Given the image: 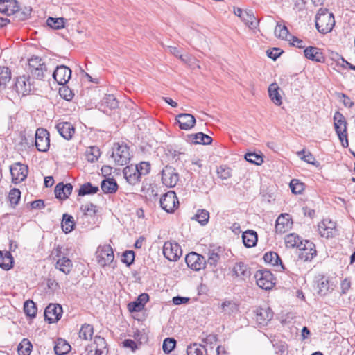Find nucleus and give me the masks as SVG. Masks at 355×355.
I'll use <instances>...</instances> for the list:
<instances>
[{
    "instance_id": "obj_1",
    "label": "nucleus",
    "mask_w": 355,
    "mask_h": 355,
    "mask_svg": "<svg viewBox=\"0 0 355 355\" xmlns=\"http://www.w3.org/2000/svg\"><path fill=\"white\" fill-rule=\"evenodd\" d=\"M335 25L334 15L327 9L320 8L315 17V26L318 31L326 34L331 31Z\"/></svg>"
},
{
    "instance_id": "obj_2",
    "label": "nucleus",
    "mask_w": 355,
    "mask_h": 355,
    "mask_svg": "<svg viewBox=\"0 0 355 355\" xmlns=\"http://www.w3.org/2000/svg\"><path fill=\"white\" fill-rule=\"evenodd\" d=\"M28 71L33 78L37 80H42L49 73L45 62L39 57L29 59Z\"/></svg>"
},
{
    "instance_id": "obj_3",
    "label": "nucleus",
    "mask_w": 355,
    "mask_h": 355,
    "mask_svg": "<svg viewBox=\"0 0 355 355\" xmlns=\"http://www.w3.org/2000/svg\"><path fill=\"white\" fill-rule=\"evenodd\" d=\"M112 158L117 165L123 166L130 160L129 147L125 144L116 143L112 147Z\"/></svg>"
},
{
    "instance_id": "obj_4",
    "label": "nucleus",
    "mask_w": 355,
    "mask_h": 355,
    "mask_svg": "<svg viewBox=\"0 0 355 355\" xmlns=\"http://www.w3.org/2000/svg\"><path fill=\"white\" fill-rule=\"evenodd\" d=\"M334 127L336 134L343 147H347L349 145L347 135V122L343 115L339 112H336L334 116Z\"/></svg>"
},
{
    "instance_id": "obj_5",
    "label": "nucleus",
    "mask_w": 355,
    "mask_h": 355,
    "mask_svg": "<svg viewBox=\"0 0 355 355\" xmlns=\"http://www.w3.org/2000/svg\"><path fill=\"white\" fill-rule=\"evenodd\" d=\"M255 279L258 286L264 290L271 289L275 284L273 275L266 270H258Z\"/></svg>"
},
{
    "instance_id": "obj_6",
    "label": "nucleus",
    "mask_w": 355,
    "mask_h": 355,
    "mask_svg": "<svg viewBox=\"0 0 355 355\" xmlns=\"http://www.w3.org/2000/svg\"><path fill=\"white\" fill-rule=\"evenodd\" d=\"M161 207L167 213H173L178 207L179 201L173 191H169L164 194L159 200Z\"/></svg>"
},
{
    "instance_id": "obj_7",
    "label": "nucleus",
    "mask_w": 355,
    "mask_h": 355,
    "mask_svg": "<svg viewBox=\"0 0 355 355\" xmlns=\"http://www.w3.org/2000/svg\"><path fill=\"white\" fill-rule=\"evenodd\" d=\"M96 254L98 264L103 267L110 265L114 259L112 248L110 245L98 247Z\"/></svg>"
},
{
    "instance_id": "obj_8",
    "label": "nucleus",
    "mask_w": 355,
    "mask_h": 355,
    "mask_svg": "<svg viewBox=\"0 0 355 355\" xmlns=\"http://www.w3.org/2000/svg\"><path fill=\"white\" fill-rule=\"evenodd\" d=\"M28 166L20 162H16L10 166L12 182L18 184L24 181L28 175Z\"/></svg>"
},
{
    "instance_id": "obj_9",
    "label": "nucleus",
    "mask_w": 355,
    "mask_h": 355,
    "mask_svg": "<svg viewBox=\"0 0 355 355\" xmlns=\"http://www.w3.org/2000/svg\"><path fill=\"white\" fill-rule=\"evenodd\" d=\"M163 254L169 261H175L182 255V249L178 243L166 241L163 246Z\"/></svg>"
},
{
    "instance_id": "obj_10",
    "label": "nucleus",
    "mask_w": 355,
    "mask_h": 355,
    "mask_svg": "<svg viewBox=\"0 0 355 355\" xmlns=\"http://www.w3.org/2000/svg\"><path fill=\"white\" fill-rule=\"evenodd\" d=\"M35 146L39 151L46 152L50 146L49 133L46 130L39 128L35 133Z\"/></svg>"
},
{
    "instance_id": "obj_11",
    "label": "nucleus",
    "mask_w": 355,
    "mask_h": 355,
    "mask_svg": "<svg viewBox=\"0 0 355 355\" xmlns=\"http://www.w3.org/2000/svg\"><path fill=\"white\" fill-rule=\"evenodd\" d=\"M185 261L189 268L196 271L205 268L206 266L205 257L194 252H190L186 256Z\"/></svg>"
},
{
    "instance_id": "obj_12",
    "label": "nucleus",
    "mask_w": 355,
    "mask_h": 355,
    "mask_svg": "<svg viewBox=\"0 0 355 355\" xmlns=\"http://www.w3.org/2000/svg\"><path fill=\"white\" fill-rule=\"evenodd\" d=\"M179 180L178 173L171 166H166L162 171V181L168 187H174Z\"/></svg>"
},
{
    "instance_id": "obj_13",
    "label": "nucleus",
    "mask_w": 355,
    "mask_h": 355,
    "mask_svg": "<svg viewBox=\"0 0 355 355\" xmlns=\"http://www.w3.org/2000/svg\"><path fill=\"white\" fill-rule=\"evenodd\" d=\"M298 249L300 250L298 257L304 261H311L316 255L315 245L309 240H304L303 245Z\"/></svg>"
},
{
    "instance_id": "obj_14",
    "label": "nucleus",
    "mask_w": 355,
    "mask_h": 355,
    "mask_svg": "<svg viewBox=\"0 0 355 355\" xmlns=\"http://www.w3.org/2000/svg\"><path fill=\"white\" fill-rule=\"evenodd\" d=\"M255 313L257 324L261 327L267 326L268 322L273 318V312L268 307L258 308L257 309Z\"/></svg>"
},
{
    "instance_id": "obj_15",
    "label": "nucleus",
    "mask_w": 355,
    "mask_h": 355,
    "mask_svg": "<svg viewBox=\"0 0 355 355\" xmlns=\"http://www.w3.org/2000/svg\"><path fill=\"white\" fill-rule=\"evenodd\" d=\"M62 308L59 304H49L44 311L45 320L49 323L57 322L61 317Z\"/></svg>"
},
{
    "instance_id": "obj_16",
    "label": "nucleus",
    "mask_w": 355,
    "mask_h": 355,
    "mask_svg": "<svg viewBox=\"0 0 355 355\" xmlns=\"http://www.w3.org/2000/svg\"><path fill=\"white\" fill-rule=\"evenodd\" d=\"M71 75V69L64 65L57 67L56 69L53 73V78L59 85H64L69 81Z\"/></svg>"
},
{
    "instance_id": "obj_17",
    "label": "nucleus",
    "mask_w": 355,
    "mask_h": 355,
    "mask_svg": "<svg viewBox=\"0 0 355 355\" xmlns=\"http://www.w3.org/2000/svg\"><path fill=\"white\" fill-rule=\"evenodd\" d=\"M175 120L182 130H189L194 127L196 119L191 114L182 113L176 116Z\"/></svg>"
},
{
    "instance_id": "obj_18",
    "label": "nucleus",
    "mask_w": 355,
    "mask_h": 355,
    "mask_svg": "<svg viewBox=\"0 0 355 355\" xmlns=\"http://www.w3.org/2000/svg\"><path fill=\"white\" fill-rule=\"evenodd\" d=\"M318 231L322 237H332L336 232V223L329 219H324L318 224Z\"/></svg>"
},
{
    "instance_id": "obj_19",
    "label": "nucleus",
    "mask_w": 355,
    "mask_h": 355,
    "mask_svg": "<svg viewBox=\"0 0 355 355\" xmlns=\"http://www.w3.org/2000/svg\"><path fill=\"white\" fill-rule=\"evenodd\" d=\"M123 173L127 182L132 185H135L138 183L141 178L138 168L135 167L133 165L125 167Z\"/></svg>"
},
{
    "instance_id": "obj_20",
    "label": "nucleus",
    "mask_w": 355,
    "mask_h": 355,
    "mask_svg": "<svg viewBox=\"0 0 355 355\" xmlns=\"http://www.w3.org/2000/svg\"><path fill=\"white\" fill-rule=\"evenodd\" d=\"M232 275L239 279L245 280L250 276V270L244 263L237 262L232 269Z\"/></svg>"
},
{
    "instance_id": "obj_21",
    "label": "nucleus",
    "mask_w": 355,
    "mask_h": 355,
    "mask_svg": "<svg viewBox=\"0 0 355 355\" xmlns=\"http://www.w3.org/2000/svg\"><path fill=\"white\" fill-rule=\"evenodd\" d=\"M15 88L19 94L23 96L28 94L31 91V84L29 78L25 76L18 77L15 84Z\"/></svg>"
},
{
    "instance_id": "obj_22",
    "label": "nucleus",
    "mask_w": 355,
    "mask_h": 355,
    "mask_svg": "<svg viewBox=\"0 0 355 355\" xmlns=\"http://www.w3.org/2000/svg\"><path fill=\"white\" fill-rule=\"evenodd\" d=\"M55 128L58 133L67 140L71 139L75 133V128L69 122H60L56 125Z\"/></svg>"
},
{
    "instance_id": "obj_23",
    "label": "nucleus",
    "mask_w": 355,
    "mask_h": 355,
    "mask_svg": "<svg viewBox=\"0 0 355 355\" xmlns=\"http://www.w3.org/2000/svg\"><path fill=\"white\" fill-rule=\"evenodd\" d=\"M18 11V3L16 0H0V12L12 15Z\"/></svg>"
},
{
    "instance_id": "obj_24",
    "label": "nucleus",
    "mask_w": 355,
    "mask_h": 355,
    "mask_svg": "<svg viewBox=\"0 0 355 355\" xmlns=\"http://www.w3.org/2000/svg\"><path fill=\"white\" fill-rule=\"evenodd\" d=\"M148 300L149 296L147 293L139 295L135 302H132L128 304V310L130 312H138L141 311Z\"/></svg>"
},
{
    "instance_id": "obj_25",
    "label": "nucleus",
    "mask_w": 355,
    "mask_h": 355,
    "mask_svg": "<svg viewBox=\"0 0 355 355\" xmlns=\"http://www.w3.org/2000/svg\"><path fill=\"white\" fill-rule=\"evenodd\" d=\"M73 186L71 184H64L62 182L58 183L55 188L54 192L55 197L60 200L67 199L71 193Z\"/></svg>"
},
{
    "instance_id": "obj_26",
    "label": "nucleus",
    "mask_w": 355,
    "mask_h": 355,
    "mask_svg": "<svg viewBox=\"0 0 355 355\" xmlns=\"http://www.w3.org/2000/svg\"><path fill=\"white\" fill-rule=\"evenodd\" d=\"M304 56L312 61L318 62H322L324 61V56L320 50L317 47L309 46L304 51Z\"/></svg>"
},
{
    "instance_id": "obj_27",
    "label": "nucleus",
    "mask_w": 355,
    "mask_h": 355,
    "mask_svg": "<svg viewBox=\"0 0 355 355\" xmlns=\"http://www.w3.org/2000/svg\"><path fill=\"white\" fill-rule=\"evenodd\" d=\"M292 223L288 218V215L279 216L276 220L275 230L279 233H284L291 227Z\"/></svg>"
},
{
    "instance_id": "obj_28",
    "label": "nucleus",
    "mask_w": 355,
    "mask_h": 355,
    "mask_svg": "<svg viewBox=\"0 0 355 355\" xmlns=\"http://www.w3.org/2000/svg\"><path fill=\"white\" fill-rule=\"evenodd\" d=\"M188 140L196 144L208 145L212 142L211 137L202 132H198L188 135Z\"/></svg>"
},
{
    "instance_id": "obj_29",
    "label": "nucleus",
    "mask_w": 355,
    "mask_h": 355,
    "mask_svg": "<svg viewBox=\"0 0 355 355\" xmlns=\"http://www.w3.org/2000/svg\"><path fill=\"white\" fill-rule=\"evenodd\" d=\"M93 347L95 350L94 355H107V343L104 338L96 336L94 340Z\"/></svg>"
},
{
    "instance_id": "obj_30",
    "label": "nucleus",
    "mask_w": 355,
    "mask_h": 355,
    "mask_svg": "<svg viewBox=\"0 0 355 355\" xmlns=\"http://www.w3.org/2000/svg\"><path fill=\"white\" fill-rule=\"evenodd\" d=\"M243 242L246 248H252L256 245L258 236L257 234L254 230H247L243 233L242 235Z\"/></svg>"
},
{
    "instance_id": "obj_31",
    "label": "nucleus",
    "mask_w": 355,
    "mask_h": 355,
    "mask_svg": "<svg viewBox=\"0 0 355 355\" xmlns=\"http://www.w3.org/2000/svg\"><path fill=\"white\" fill-rule=\"evenodd\" d=\"M285 245L286 248H299L303 245L304 241H302L301 238L295 233H291L286 235L284 238Z\"/></svg>"
},
{
    "instance_id": "obj_32",
    "label": "nucleus",
    "mask_w": 355,
    "mask_h": 355,
    "mask_svg": "<svg viewBox=\"0 0 355 355\" xmlns=\"http://www.w3.org/2000/svg\"><path fill=\"white\" fill-rule=\"evenodd\" d=\"M279 87L275 83L268 87V94L271 101L276 105H280L282 103V96L279 92Z\"/></svg>"
},
{
    "instance_id": "obj_33",
    "label": "nucleus",
    "mask_w": 355,
    "mask_h": 355,
    "mask_svg": "<svg viewBox=\"0 0 355 355\" xmlns=\"http://www.w3.org/2000/svg\"><path fill=\"white\" fill-rule=\"evenodd\" d=\"M263 259L266 263H268L273 266L280 267L282 270L284 269L279 256L275 252H266L263 256Z\"/></svg>"
},
{
    "instance_id": "obj_34",
    "label": "nucleus",
    "mask_w": 355,
    "mask_h": 355,
    "mask_svg": "<svg viewBox=\"0 0 355 355\" xmlns=\"http://www.w3.org/2000/svg\"><path fill=\"white\" fill-rule=\"evenodd\" d=\"M72 267V261L66 257H62L56 261L55 268L66 275L71 272Z\"/></svg>"
},
{
    "instance_id": "obj_35",
    "label": "nucleus",
    "mask_w": 355,
    "mask_h": 355,
    "mask_svg": "<svg viewBox=\"0 0 355 355\" xmlns=\"http://www.w3.org/2000/svg\"><path fill=\"white\" fill-rule=\"evenodd\" d=\"M119 102L116 97L112 94L105 95L101 101V106L104 107L103 112H107L109 110H114L118 107Z\"/></svg>"
},
{
    "instance_id": "obj_36",
    "label": "nucleus",
    "mask_w": 355,
    "mask_h": 355,
    "mask_svg": "<svg viewBox=\"0 0 355 355\" xmlns=\"http://www.w3.org/2000/svg\"><path fill=\"white\" fill-rule=\"evenodd\" d=\"M13 258L9 252L3 253L0 251V267L4 270H9L12 267Z\"/></svg>"
},
{
    "instance_id": "obj_37",
    "label": "nucleus",
    "mask_w": 355,
    "mask_h": 355,
    "mask_svg": "<svg viewBox=\"0 0 355 355\" xmlns=\"http://www.w3.org/2000/svg\"><path fill=\"white\" fill-rule=\"evenodd\" d=\"M71 349V346L66 340L58 339L54 346V351L57 355H64L68 353Z\"/></svg>"
},
{
    "instance_id": "obj_38",
    "label": "nucleus",
    "mask_w": 355,
    "mask_h": 355,
    "mask_svg": "<svg viewBox=\"0 0 355 355\" xmlns=\"http://www.w3.org/2000/svg\"><path fill=\"white\" fill-rule=\"evenodd\" d=\"M101 186L103 191L106 193H114L118 188L116 181L112 178L103 180Z\"/></svg>"
},
{
    "instance_id": "obj_39",
    "label": "nucleus",
    "mask_w": 355,
    "mask_h": 355,
    "mask_svg": "<svg viewBox=\"0 0 355 355\" xmlns=\"http://www.w3.org/2000/svg\"><path fill=\"white\" fill-rule=\"evenodd\" d=\"M332 284H330V282L329 279L322 277L318 284V294L320 295H327L330 291H333L334 288L332 286Z\"/></svg>"
},
{
    "instance_id": "obj_40",
    "label": "nucleus",
    "mask_w": 355,
    "mask_h": 355,
    "mask_svg": "<svg viewBox=\"0 0 355 355\" xmlns=\"http://www.w3.org/2000/svg\"><path fill=\"white\" fill-rule=\"evenodd\" d=\"M243 21L250 28L257 26L258 21L252 10H247L242 18Z\"/></svg>"
},
{
    "instance_id": "obj_41",
    "label": "nucleus",
    "mask_w": 355,
    "mask_h": 355,
    "mask_svg": "<svg viewBox=\"0 0 355 355\" xmlns=\"http://www.w3.org/2000/svg\"><path fill=\"white\" fill-rule=\"evenodd\" d=\"M206 349L202 345L193 343L187 346V355H205Z\"/></svg>"
},
{
    "instance_id": "obj_42",
    "label": "nucleus",
    "mask_w": 355,
    "mask_h": 355,
    "mask_svg": "<svg viewBox=\"0 0 355 355\" xmlns=\"http://www.w3.org/2000/svg\"><path fill=\"white\" fill-rule=\"evenodd\" d=\"M220 251V248L212 250L209 249L208 252V259L206 261V264H209L210 266L216 267L220 259V255L218 254Z\"/></svg>"
},
{
    "instance_id": "obj_43",
    "label": "nucleus",
    "mask_w": 355,
    "mask_h": 355,
    "mask_svg": "<svg viewBox=\"0 0 355 355\" xmlns=\"http://www.w3.org/2000/svg\"><path fill=\"white\" fill-rule=\"evenodd\" d=\"M94 334V329L91 324H85L82 325L79 331V337L85 340H90Z\"/></svg>"
},
{
    "instance_id": "obj_44",
    "label": "nucleus",
    "mask_w": 355,
    "mask_h": 355,
    "mask_svg": "<svg viewBox=\"0 0 355 355\" xmlns=\"http://www.w3.org/2000/svg\"><path fill=\"white\" fill-rule=\"evenodd\" d=\"M73 218L67 214L63 215L62 221V228L65 233H69L73 230L74 227Z\"/></svg>"
},
{
    "instance_id": "obj_45",
    "label": "nucleus",
    "mask_w": 355,
    "mask_h": 355,
    "mask_svg": "<svg viewBox=\"0 0 355 355\" xmlns=\"http://www.w3.org/2000/svg\"><path fill=\"white\" fill-rule=\"evenodd\" d=\"M275 35L276 37L288 41L291 35L289 34L288 28L284 25L277 24L275 28Z\"/></svg>"
},
{
    "instance_id": "obj_46",
    "label": "nucleus",
    "mask_w": 355,
    "mask_h": 355,
    "mask_svg": "<svg viewBox=\"0 0 355 355\" xmlns=\"http://www.w3.org/2000/svg\"><path fill=\"white\" fill-rule=\"evenodd\" d=\"M11 79L10 71L8 67H0V89H4Z\"/></svg>"
},
{
    "instance_id": "obj_47",
    "label": "nucleus",
    "mask_w": 355,
    "mask_h": 355,
    "mask_svg": "<svg viewBox=\"0 0 355 355\" xmlns=\"http://www.w3.org/2000/svg\"><path fill=\"white\" fill-rule=\"evenodd\" d=\"M24 313L30 318H35L37 313V307L33 300H28L24 304Z\"/></svg>"
},
{
    "instance_id": "obj_48",
    "label": "nucleus",
    "mask_w": 355,
    "mask_h": 355,
    "mask_svg": "<svg viewBox=\"0 0 355 355\" xmlns=\"http://www.w3.org/2000/svg\"><path fill=\"white\" fill-rule=\"evenodd\" d=\"M100 155V149L96 146H91L86 151V157L89 162L96 161Z\"/></svg>"
},
{
    "instance_id": "obj_49",
    "label": "nucleus",
    "mask_w": 355,
    "mask_h": 355,
    "mask_svg": "<svg viewBox=\"0 0 355 355\" xmlns=\"http://www.w3.org/2000/svg\"><path fill=\"white\" fill-rule=\"evenodd\" d=\"M64 21L65 19L62 17L53 18L50 17L47 19L46 23L49 26L53 29H60L64 28Z\"/></svg>"
},
{
    "instance_id": "obj_50",
    "label": "nucleus",
    "mask_w": 355,
    "mask_h": 355,
    "mask_svg": "<svg viewBox=\"0 0 355 355\" xmlns=\"http://www.w3.org/2000/svg\"><path fill=\"white\" fill-rule=\"evenodd\" d=\"M98 191V187H94L88 182L82 185L78 191V196H85L87 194H94Z\"/></svg>"
},
{
    "instance_id": "obj_51",
    "label": "nucleus",
    "mask_w": 355,
    "mask_h": 355,
    "mask_svg": "<svg viewBox=\"0 0 355 355\" xmlns=\"http://www.w3.org/2000/svg\"><path fill=\"white\" fill-rule=\"evenodd\" d=\"M198 221L199 223L204 225L207 223L209 218V213L205 209L198 210L197 214L193 218Z\"/></svg>"
},
{
    "instance_id": "obj_52",
    "label": "nucleus",
    "mask_w": 355,
    "mask_h": 355,
    "mask_svg": "<svg viewBox=\"0 0 355 355\" xmlns=\"http://www.w3.org/2000/svg\"><path fill=\"white\" fill-rule=\"evenodd\" d=\"M245 159L248 162L256 165H261L263 162V157L255 153H248L245 155Z\"/></svg>"
},
{
    "instance_id": "obj_53",
    "label": "nucleus",
    "mask_w": 355,
    "mask_h": 355,
    "mask_svg": "<svg viewBox=\"0 0 355 355\" xmlns=\"http://www.w3.org/2000/svg\"><path fill=\"white\" fill-rule=\"evenodd\" d=\"M221 309L225 313L231 314L237 311V305L233 301H225L221 304Z\"/></svg>"
},
{
    "instance_id": "obj_54",
    "label": "nucleus",
    "mask_w": 355,
    "mask_h": 355,
    "mask_svg": "<svg viewBox=\"0 0 355 355\" xmlns=\"http://www.w3.org/2000/svg\"><path fill=\"white\" fill-rule=\"evenodd\" d=\"M32 347L31 343L26 339L18 346V352L19 355H29L31 353V347Z\"/></svg>"
},
{
    "instance_id": "obj_55",
    "label": "nucleus",
    "mask_w": 355,
    "mask_h": 355,
    "mask_svg": "<svg viewBox=\"0 0 355 355\" xmlns=\"http://www.w3.org/2000/svg\"><path fill=\"white\" fill-rule=\"evenodd\" d=\"M176 345V341L173 338H167L164 340L162 349L164 353L169 354L171 352Z\"/></svg>"
},
{
    "instance_id": "obj_56",
    "label": "nucleus",
    "mask_w": 355,
    "mask_h": 355,
    "mask_svg": "<svg viewBox=\"0 0 355 355\" xmlns=\"http://www.w3.org/2000/svg\"><path fill=\"white\" fill-rule=\"evenodd\" d=\"M217 174L218 178L222 180H227L232 175V170L230 167L227 166L222 165L219 166L217 169Z\"/></svg>"
},
{
    "instance_id": "obj_57",
    "label": "nucleus",
    "mask_w": 355,
    "mask_h": 355,
    "mask_svg": "<svg viewBox=\"0 0 355 355\" xmlns=\"http://www.w3.org/2000/svg\"><path fill=\"white\" fill-rule=\"evenodd\" d=\"M291 191L295 194H300L304 190V184L298 180L293 179L290 182Z\"/></svg>"
},
{
    "instance_id": "obj_58",
    "label": "nucleus",
    "mask_w": 355,
    "mask_h": 355,
    "mask_svg": "<svg viewBox=\"0 0 355 355\" xmlns=\"http://www.w3.org/2000/svg\"><path fill=\"white\" fill-rule=\"evenodd\" d=\"M21 192L18 189H13L10 190L8 194V199L11 205L15 206L18 204L20 200Z\"/></svg>"
},
{
    "instance_id": "obj_59",
    "label": "nucleus",
    "mask_w": 355,
    "mask_h": 355,
    "mask_svg": "<svg viewBox=\"0 0 355 355\" xmlns=\"http://www.w3.org/2000/svg\"><path fill=\"white\" fill-rule=\"evenodd\" d=\"M297 154L304 162L313 165L315 164V159L311 153L308 152L306 153L305 151L302 150L297 152Z\"/></svg>"
},
{
    "instance_id": "obj_60",
    "label": "nucleus",
    "mask_w": 355,
    "mask_h": 355,
    "mask_svg": "<svg viewBox=\"0 0 355 355\" xmlns=\"http://www.w3.org/2000/svg\"><path fill=\"white\" fill-rule=\"evenodd\" d=\"M81 210L84 213V214L93 216L95 215L96 210V206L92 203H87L81 206Z\"/></svg>"
},
{
    "instance_id": "obj_61",
    "label": "nucleus",
    "mask_w": 355,
    "mask_h": 355,
    "mask_svg": "<svg viewBox=\"0 0 355 355\" xmlns=\"http://www.w3.org/2000/svg\"><path fill=\"white\" fill-rule=\"evenodd\" d=\"M135 167L138 168L141 176L148 174L150 171V164L147 162H142L139 165L135 166Z\"/></svg>"
},
{
    "instance_id": "obj_62",
    "label": "nucleus",
    "mask_w": 355,
    "mask_h": 355,
    "mask_svg": "<svg viewBox=\"0 0 355 355\" xmlns=\"http://www.w3.org/2000/svg\"><path fill=\"white\" fill-rule=\"evenodd\" d=\"M59 93L61 97H62L64 99L67 101L71 100L73 96L72 91L69 88L65 87L60 88L59 90Z\"/></svg>"
},
{
    "instance_id": "obj_63",
    "label": "nucleus",
    "mask_w": 355,
    "mask_h": 355,
    "mask_svg": "<svg viewBox=\"0 0 355 355\" xmlns=\"http://www.w3.org/2000/svg\"><path fill=\"white\" fill-rule=\"evenodd\" d=\"M135 260V253L133 251H126L123 254L122 261L127 264V266H130L133 263Z\"/></svg>"
},
{
    "instance_id": "obj_64",
    "label": "nucleus",
    "mask_w": 355,
    "mask_h": 355,
    "mask_svg": "<svg viewBox=\"0 0 355 355\" xmlns=\"http://www.w3.org/2000/svg\"><path fill=\"white\" fill-rule=\"evenodd\" d=\"M31 8H25L24 10H20L18 8V11L15 14L19 20H25L31 15Z\"/></svg>"
}]
</instances>
